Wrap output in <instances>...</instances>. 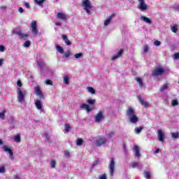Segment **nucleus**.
I'll return each mask as SVG.
<instances>
[{
  "mask_svg": "<svg viewBox=\"0 0 179 179\" xmlns=\"http://www.w3.org/2000/svg\"><path fill=\"white\" fill-rule=\"evenodd\" d=\"M11 34H17L20 38H27L29 37V34H24L22 30L15 31V29H12Z\"/></svg>",
  "mask_w": 179,
  "mask_h": 179,
  "instance_id": "obj_9",
  "label": "nucleus"
},
{
  "mask_svg": "<svg viewBox=\"0 0 179 179\" xmlns=\"http://www.w3.org/2000/svg\"><path fill=\"white\" fill-rule=\"evenodd\" d=\"M45 141H48L50 139V136L45 135L44 136Z\"/></svg>",
  "mask_w": 179,
  "mask_h": 179,
  "instance_id": "obj_63",
  "label": "nucleus"
},
{
  "mask_svg": "<svg viewBox=\"0 0 179 179\" xmlns=\"http://www.w3.org/2000/svg\"><path fill=\"white\" fill-rule=\"evenodd\" d=\"M98 164V162L95 161L93 164H92V167H94L95 166H97Z\"/></svg>",
  "mask_w": 179,
  "mask_h": 179,
  "instance_id": "obj_61",
  "label": "nucleus"
},
{
  "mask_svg": "<svg viewBox=\"0 0 179 179\" xmlns=\"http://www.w3.org/2000/svg\"><path fill=\"white\" fill-rule=\"evenodd\" d=\"M158 140L159 142H164V135H159Z\"/></svg>",
  "mask_w": 179,
  "mask_h": 179,
  "instance_id": "obj_41",
  "label": "nucleus"
},
{
  "mask_svg": "<svg viewBox=\"0 0 179 179\" xmlns=\"http://www.w3.org/2000/svg\"><path fill=\"white\" fill-rule=\"evenodd\" d=\"M166 71L162 67H157L155 69L152 71V76H162L163 73H164Z\"/></svg>",
  "mask_w": 179,
  "mask_h": 179,
  "instance_id": "obj_8",
  "label": "nucleus"
},
{
  "mask_svg": "<svg viewBox=\"0 0 179 179\" xmlns=\"http://www.w3.org/2000/svg\"><path fill=\"white\" fill-rule=\"evenodd\" d=\"M56 50L59 52V54H64V48L60 45H56Z\"/></svg>",
  "mask_w": 179,
  "mask_h": 179,
  "instance_id": "obj_28",
  "label": "nucleus"
},
{
  "mask_svg": "<svg viewBox=\"0 0 179 179\" xmlns=\"http://www.w3.org/2000/svg\"><path fill=\"white\" fill-rule=\"evenodd\" d=\"M62 39L64 41L65 44H66V45H71L72 44V43H71V41L68 40V36L62 35Z\"/></svg>",
  "mask_w": 179,
  "mask_h": 179,
  "instance_id": "obj_21",
  "label": "nucleus"
},
{
  "mask_svg": "<svg viewBox=\"0 0 179 179\" xmlns=\"http://www.w3.org/2000/svg\"><path fill=\"white\" fill-rule=\"evenodd\" d=\"M18 12H20V13H23V12H24V9H23V8L20 7L18 9Z\"/></svg>",
  "mask_w": 179,
  "mask_h": 179,
  "instance_id": "obj_55",
  "label": "nucleus"
},
{
  "mask_svg": "<svg viewBox=\"0 0 179 179\" xmlns=\"http://www.w3.org/2000/svg\"><path fill=\"white\" fill-rule=\"evenodd\" d=\"M87 101L88 104H90V106H93L96 103V99H88Z\"/></svg>",
  "mask_w": 179,
  "mask_h": 179,
  "instance_id": "obj_31",
  "label": "nucleus"
},
{
  "mask_svg": "<svg viewBox=\"0 0 179 179\" xmlns=\"http://www.w3.org/2000/svg\"><path fill=\"white\" fill-rule=\"evenodd\" d=\"M2 150L3 152H7L9 155V158L10 160H15V155H13V150H11V148L8 145H3L2 147Z\"/></svg>",
  "mask_w": 179,
  "mask_h": 179,
  "instance_id": "obj_7",
  "label": "nucleus"
},
{
  "mask_svg": "<svg viewBox=\"0 0 179 179\" xmlns=\"http://www.w3.org/2000/svg\"><path fill=\"white\" fill-rule=\"evenodd\" d=\"M45 84L50 85V86H52V85H54V83H52V80H46L45 81Z\"/></svg>",
  "mask_w": 179,
  "mask_h": 179,
  "instance_id": "obj_43",
  "label": "nucleus"
},
{
  "mask_svg": "<svg viewBox=\"0 0 179 179\" xmlns=\"http://www.w3.org/2000/svg\"><path fill=\"white\" fill-rule=\"evenodd\" d=\"M123 149L124 150V152L127 153L128 150H127V145H125V144H123Z\"/></svg>",
  "mask_w": 179,
  "mask_h": 179,
  "instance_id": "obj_59",
  "label": "nucleus"
},
{
  "mask_svg": "<svg viewBox=\"0 0 179 179\" xmlns=\"http://www.w3.org/2000/svg\"><path fill=\"white\" fill-rule=\"evenodd\" d=\"M31 33L34 34V36H37L38 34V31H37V22L36 21H32L31 23Z\"/></svg>",
  "mask_w": 179,
  "mask_h": 179,
  "instance_id": "obj_11",
  "label": "nucleus"
},
{
  "mask_svg": "<svg viewBox=\"0 0 179 179\" xmlns=\"http://www.w3.org/2000/svg\"><path fill=\"white\" fill-rule=\"evenodd\" d=\"M171 106H173V107H176V106H178V101H177V99H174L171 101Z\"/></svg>",
  "mask_w": 179,
  "mask_h": 179,
  "instance_id": "obj_38",
  "label": "nucleus"
},
{
  "mask_svg": "<svg viewBox=\"0 0 179 179\" xmlns=\"http://www.w3.org/2000/svg\"><path fill=\"white\" fill-rule=\"evenodd\" d=\"M20 135H16L14 136V142H17V143H20L21 142Z\"/></svg>",
  "mask_w": 179,
  "mask_h": 179,
  "instance_id": "obj_25",
  "label": "nucleus"
},
{
  "mask_svg": "<svg viewBox=\"0 0 179 179\" xmlns=\"http://www.w3.org/2000/svg\"><path fill=\"white\" fill-rule=\"evenodd\" d=\"M171 138L172 139H178L179 135H172Z\"/></svg>",
  "mask_w": 179,
  "mask_h": 179,
  "instance_id": "obj_53",
  "label": "nucleus"
},
{
  "mask_svg": "<svg viewBox=\"0 0 179 179\" xmlns=\"http://www.w3.org/2000/svg\"><path fill=\"white\" fill-rule=\"evenodd\" d=\"M93 108H90V106L88 105L86 110H87V113L89 114V113H90V111H92Z\"/></svg>",
  "mask_w": 179,
  "mask_h": 179,
  "instance_id": "obj_49",
  "label": "nucleus"
},
{
  "mask_svg": "<svg viewBox=\"0 0 179 179\" xmlns=\"http://www.w3.org/2000/svg\"><path fill=\"white\" fill-rule=\"evenodd\" d=\"M74 57L77 59H79L80 58H82L83 57V54L82 53H77L74 55Z\"/></svg>",
  "mask_w": 179,
  "mask_h": 179,
  "instance_id": "obj_44",
  "label": "nucleus"
},
{
  "mask_svg": "<svg viewBox=\"0 0 179 179\" xmlns=\"http://www.w3.org/2000/svg\"><path fill=\"white\" fill-rule=\"evenodd\" d=\"M35 105L38 110H41V108H43V104H41V101H40V99H36Z\"/></svg>",
  "mask_w": 179,
  "mask_h": 179,
  "instance_id": "obj_22",
  "label": "nucleus"
},
{
  "mask_svg": "<svg viewBox=\"0 0 179 179\" xmlns=\"http://www.w3.org/2000/svg\"><path fill=\"white\" fill-rule=\"evenodd\" d=\"M57 19H60L61 20H66V15L63 13H57Z\"/></svg>",
  "mask_w": 179,
  "mask_h": 179,
  "instance_id": "obj_20",
  "label": "nucleus"
},
{
  "mask_svg": "<svg viewBox=\"0 0 179 179\" xmlns=\"http://www.w3.org/2000/svg\"><path fill=\"white\" fill-rule=\"evenodd\" d=\"M122 54H124V50L122 49H120L117 52V53L112 57V61H115V59H118V58H120V57H121Z\"/></svg>",
  "mask_w": 179,
  "mask_h": 179,
  "instance_id": "obj_15",
  "label": "nucleus"
},
{
  "mask_svg": "<svg viewBox=\"0 0 179 179\" xmlns=\"http://www.w3.org/2000/svg\"><path fill=\"white\" fill-rule=\"evenodd\" d=\"M114 16H115V14H111V15L109 16L108 19H106L104 21V23H103L104 26H108V24L111 23V20H113V17H114Z\"/></svg>",
  "mask_w": 179,
  "mask_h": 179,
  "instance_id": "obj_17",
  "label": "nucleus"
},
{
  "mask_svg": "<svg viewBox=\"0 0 179 179\" xmlns=\"http://www.w3.org/2000/svg\"><path fill=\"white\" fill-rule=\"evenodd\" d=\"M0 8L1 9V10H6V6H1Z\"/></svg>",
  "mask_w": 179,
  "mask_h": 179,
  "instance_id": "obj_60",
  "label": "nucleus"
},
{
  "mask_svg": "<svg viewBox=\"0 0 179 179\" xmlns=\"http://www.w3.org/2000/svg\"><path fill=\"white\" fill-rule=\"evenodd\" d=\"M83 6H84V9L85 10H86L87 13L88 15H90V9H92V8H93V6H92V4L90 3V1L89 0H83Z\"/></svg>",
  "mask_w": 179,
  "mask_h": 179,
  "instance_id": "obj_6",
  "label": "nucleus"
},
{
  "mask_svg": "<svg viewBox=\"0 0 179 179\" xmlns=\"http://www.w3.org/2000/svg\"><path fill=\"white\" fill-rule=\"evenodd\" d=\"M35 3H37L39 6H41L44 2H45V0H34Z\"/></svg>",
  "mask_w": 179,
  "mask_h": 179,
  "instance_id": "obj_30",
  "label": "nucleus"
},
{
  "mask_svg": "<svg viewBox=\"0 0 179 179\" xmlns=\"http://www.w3.org/2000/svg\"><path fill=\"white\" fill-rule=\"evenodd\" d=\"M158 135H164L163 131L160 129L157 130Z\"/></svg>",
  "mask_w": 179,
  "mask_h": 179,
  "instance_id": "obj_54",
  "label": "nucleus"
},
{
  "mask_svg": "<svg viewBox=\"0 0 179 179\" xmlns=\"http://www.w3.org/2000/svg\"><path fill=\"white\" fill-rule=\"evenodd\" d=\"M57 164V162H55V160L52 159L51 160V168L55 169V165Z\"/></svg>",
  "mask_w": 179,
  "mask_h": 179,
  "instance_id": "obj_45",
  "label": "nucleus"
},
{
  "mask_svg": "<svg viewBox=\"0 0 179 179\" xmlns=\"http://www.w3.org/2000/svg\"><path fill=\"white\" fill-rule=\"evenodd\" d=\"M34 91L36 92V95L38 96V98L44 99V94H43V92L40 89V86L34 87Z\"/></svg>",
  "mask_w": 179,
  "mask_h": 179,
  "instance_id": "obj_13",
  "label": "nucleus"
},
{
  "mask_svg": "<svg viewBox=\"0 0 179 179\" xmlns=\"http://www.w3.org/2000/svg\"><path fill=\"white\" fill-rule=\"evenodd\" d=\"M134 152H135L136 157H141V152L138 145H134Z\"/></svg>",
  "mask_w": 179,
  "mask_h": 179,
  "instance_id": "obj_19",
  "label": "nucleus"
},
{
  "mask_svg": "<svg viewBox=\"0 0 179 179\" xmlns=\"http://www.w3.org/2000/svg\"><path fill=\"white\" fill-rule=\"evenodd\" d=\"M63 82L65 85H69V77L68 76H64Z\"/></svg>",
  "mask_w": 179,
  "mask_h": 179,
  "instance_id": "obj_26",
  "label": "nucleus"
},
{
  "mask_svg": "<svg viewBox=\"0 0 179 179\" xmlns=\"http://www.w3.org/2000/svg\"><path fill=\"white\" fill-rule=\"evenodd\" d=\"M135 80L138 83L139 87H143V83L142 82V78H136Z\"/></svg>",
  "mask_w": 179,
  "mask_h": 179,
  "instance_id": "obj_23",
  "label": "nucleus"
},
{
  "mask_svg": "<svg viewBox=\"0 0 179 179\" xmlns=\"http://www.w3.org/2000/svg\"><path fill=\"white\" fill-rule=\"evenodd\" d=\"M143 128L142 127H138L137 129H135L136 134H141L142 132V130Z\"/></svg>",
  "mask_w": 179,
  "mask_h": 179,
  "instance_id": "obj_42",
  "label": "nucleus"
},
{
  "mask_svg": "<svg viewBox=\"0 0 179 179\" xmlns=\"http://www.w3.org/2000/svg\"><path fill=\"white\" fill-rule=\"evenodd\" d=\"M126 115L128 117L129 122L131 124H136V122L139 121L136 113L135 112V109L131 106H129L126 110Z\"/></svg>",
  "mask_w": 179,
  "mask_h": 179,
  "instance_id": "obj_1",
  "label": "nucleus"
},
{
  "mask_svg": "<svg viewBox=\"0 0 179 179\" xmlns=\"http://www.w3.org/2000/svg\"><path fill=\"white\" fill-rule=\"evenodd\" d=\"M144 177L146 179H150L151 178L150 172H149V171H144Z\"/></svg>",
  "mask_w": 179,
  "mask_h": 179,
  "instance_id": "obj_33",
  "label": "nucleus"
},
{
  "mask_svg": "<svg viewBox=\"0 0 179 179\" xmlns=\"http://www.w3.org/2000/svg\"><path fill=\"white\" fill-rule=\"evenodd\" d=\"M29 45H31V43L30 42V41H27L24 43V47H25L26 48H29Z\"/></svg>",
  "mask_w": 179,
  "mask_h": 179,
  "instance_id": "obj_37",
  "label": "nucleus"
},
{
  "mask_svg": "<svg viewBox=\"0 0 179 179\" xmlns=\"http://www.w3.org/2000/svg\"><path fill=\"white\" fill-rule=\"evenodd\" d=\"M87 92H89V93H91V94H96V90H94V88L92 87H88L87 88Z\"/></svg>",
  "mask_w": 179,
  "mask_h": 179,
  "instance_id": "obj_24",
  "label": "nucleus"
},
{
  "mask_svg": "<svg viewBox=\"0 0 179 179\" xmlns=\"http://www.w3.org/2000/svg\"><path fill=\"white\" fill-rule=\"evenodd\" d=\"M70 130H71V126L69 125V124H68V123L65 124L64 134H67V132H69Z\"/></svg>",
  "mask_w": 179,
  "mask_h": 179,
  "instance_id": "obj_32",
  "label": "nucleus"
},
{
  "mask_svg": "<svg viewBox=\"0 0 179 179\" xmlns=\"http://www.w3.org/2000/svg\"><path fill=\"white\" fill-rule=\"evenodd\" d=\"M174 59H179V52H176L173 55Z\"/></svg>",
  "mask_w": 179,
  "mask_h": 179,
  "instance_id": "obj_48",
  "label": "nucleus"
},
{
  "mask_svg": "<svg viewBox=\"0 0 179 179\" xmlns=\"http://www.w3.org/2000/svg\"><path fill=\"white\" fill-rule=\"evenodd\" d=\"M89 105L86 104V103H82L80 106V108H81V110H87V107Z\"/></svg>",
  "mask_w": 179,
  "mask_h": 179,
  "instance_id": "obj_39",
  "label": "nucleus"
},
{
  "mask_svg": "<svg viewBox=\"0 0 179 179\" xmlns=\"http://www.w3.org/2000/svg\"><path fill=\"white\" fill-rule=\"evenodd\" d=\"M169 86L167 84H164L163 86H162L159 89V92H164V90H166L168 89Z\"/></svg>",
  "mask_w": 179,
  "mask_h": 179,
  "instance_id": "obj_34",
  "label": "nucleus"
},
{
  "mask_svg": "<svg viewBox=\"0 0 179 179\" xmlns=\"http://www.w3.org/2000/svg\"><path fill=\"white\" fill-rule=\"evenodd\" d=\"M37 66H38V71L41 75L44 73V71H48V67L45 65V62L42 60H39L36 62Z\"/></svg>",
  "mask_w": 179,
  "mask_h": 179,
  "instance_id": "obj_3",
  "label": "nucleus"
},
{
  "mask_svg": "<svg viewBox=\"0 0 179 179\" xmlns=\"http://www.w3.org/2000/svg\"><path fill=\"white\" fill-rule=\"evenodd\" d=\"M0 173H5V167L2 166L0 168Z\"/></svg>",
  "mask_w": 179,
  "mask_h": 179,
  "instance_id": "obj_56",
  "label": "nucleus"
},
{
  "mask_svg": "<svg viewBox=\"0 0 179 179\" xmlns=\"http://www.w3.org/2000/svg\"><path fill=\"white\" fill-rule=\"evenodd\" d=\"M14 179H21V178H20V177H19V176L15 175L14 176Z\"/></svg>",
  "mask_w": 179,
  "mask_h": 179,
  "instance_id": "obj_64",
  "label": "nucleus"
},
{
  "mask_svg": "<svg viewBox=\"0 0 179 179\" xmlns=\"http://www.w3.org/2000/svg\"><path fill=\"white\" fill-rule=\"evenodd\" d=\"M172 8L173 10H179V5L176 6H173Z\"/></svg>",
  "mask_w": 179,
  "mask_h": 179,
  "instance_id": "obj_57",
  "label": "nucleus"
},
{
  "mask_svg": "<svg viewBox=\"0 0 179 179\" xmlns=\"http://www.w3.org/2000/svg\"><path fill=\"white\" fill-rule=\"evenodd\" d=\"M138 4L137 5L138 9L141 10V12H145L148 10V4L145 2V0H138Z\"/></svg>",
  "mask_w": 179,
  "mask_h": 179,
  "instance_id": "obj_5",
  "label": "nucleus"
},
{
  "mask_svg": "<svg viewBox=\"0 0 179 179\" xmlns=\"http://www.w3.org/2000/svg\"><path fill=\"white\" fill-rule=\"evenodd\" d=\"M102 120H104V114L101 110L99 111V113L94 117V121L96 122H101Z\"/></svg>",
  "mask_w": 179,
  "mask_h": 179,
  "instance_id": "obj_12",
  "label": "nucleus"
},
{
  "mask_svg": "<svg viewBox=\"0 0 179 179\" xmlns=\"http://www.w3.org/2000/svg\"><path fill=\"white\" fill-rule=\"evenodd\" d=\"M55 24H56V26H62V23L59 22H55Z\"/></svg>",
  "mask_w": 179,
  "mask_h": 179,
  "instance_id": "obj_62",
  "label": "nucleus"
},
{
  "mask_svg": "<svg viewBox=\"0 0 179 179\" xmlns=\"http://www.w3.org/2000/svg\"><path fill=\"white\" fill-rule=\"evenodd\" d=\"M138 100L139 103L141 104V106H143V107H145V108L147 107H149V103L145 100H143V99H142L141 96H138Z\"/></svg>",
  "mask_w": 179,
  "mask_h": 179,
  "instance_id": "obj_16",
  "label": "nucleus"
},
{
  "mask_svg": "<svg viewBox=\"0 0 179 179\" xmlns=\"http://www.w3.org/2000/svg\"><path fill=\"white\" fill-rule=\"evenodd\" d=\"M149 51V46L148 45H144L143 46V52L146 54Z\"/></svg>",
  "mask_w": 179,
  "mask_h": 179,
  "instance_id": "obj_40",
  "label": "nucleus"
},
{
  "mask_svg": "<svg viewBox=\"0 0 179 179\" xmlns=\"http://www.w3.org/2000/svg\"><path fill=\"white\" fill-rule=\"evenodd\" d=\"M5 51V46L0 45V52H3Z\"/></svg>",
  "mask_w": 179,
  "mask_h": 179,
  "instance_id": "obj_50",
  "label": "nucleus"
},
{
  "mask_svg": "<svg viewBox=\"0 0 179 179\" xmlns=\"http://www.w3.org/2000/svg\"><path fill=\"white\" fill-rule=\"evenodd\" d=\"M171 30L173 33H177L178 31V25L171 26Z\"/></svg>",
  "mask_w": 179,
  "mask_h": 179,
  "instance_id": "obj_29",
  "label": "nucleus"
},
{
  "mask_svg": "<svg viewBox=\"0 0 179 179\" xmlns=\"http://www.w3.org/2000/svg\"><path fill=\"white\" fill-rule=\"evenodd\" d=\"M99 179H107V175H106V173L101 175L99 176Z\"/></svg>",
  "mask_w": 179,
  "mask_h": 179,
  "instance_id": "obj_47",
  "label": "nucleus"
},
{
  "mask_svg": "<svg viewBox=\"0 0 179 179\" xmlns=\"http://www.w3.org/2000/svg\"><path fill=\"white\" fill-rule=\"evenodd\" d=\"M131 166L133 169H136L137 167L138 170H142V169H143V165L140 164L139 162H131Z\"/></svg>",
  "mask_w": 179,
  "mask_h": 179,
  "instance_id": "obj_14",
  "label": "nucleus"
},
{
  "mask_svg": "<svg viewBox=\"0 0 179 179\" xmlns=\"http://www.w3.org/2000/svg\"><path fill=\"white\" fill-rule=\"evenodd\" d=\"M154 44H155V45H157V46H159V45H160V44H162V43H161L159 41H155L154 42Z\"/></svg>",
  "mask_w": 179,
  "mask_h": 179,
  "instance_id": "obj_51",
  "label": "nucleus"
},
{
  "mask_svg": "<svg viewBox=\"0 0 179 179\" xmlns=\"http://www.w3.org/2000/svg\"><path fill=\"white\" fill-rule=\"evenodd\" d=\"M17 86H19V87H22V82H20V80H18V81L17 82Z\"/></svg>",
  "mask_w": 179,
  "mask_h": 179,
  "instance_id": "obj_58",
  "label": "nucleus"
},
{
  "mask_svg": "<svg viewBox=\"0 0 179 179\" xmlns=\"http://www.w3.org/2000/svg\"><path fill=\"white\" fill-rule=\"evenodd\" d=\"M64 58H69L71 57V50H67L64 54Z\"/></svg>",
  "mask_w": 179,
  "mask_h": 179,
  "instance_id": "obj_36",
  "label": "nucleus"
},
{
  "mask_svg": "<svg viewBox=\"0 0 179 179\" xmlns=\"http://www.w3.org/2000/svg\"><path fill=\"white\" fill-rule=\"evenodd\" d=\"M141 20L145 22V23H147L148 24H152V20L146 16H141Z\"/></svg>",
  "mask_w": 179,
  "mask_h": 179,
  "instance_id": "obj_18",
  "label": "nucleus"
},
{
  "mask_svg": "<svg viewBox=\"0 0 179 179\" xmlns=\"http://www.w3.org/2000/svg\"><path fill=\"white\" fill-rule=\"evenodd\" d=\"M64 156H66L67 159H69V157H71V153L69 152V151H65Z\"/></svg>",
  "mask_w": 179,
  "mask_h": 179,
  "instance_id": "obj_46",
  "label": "nucleus"
},
{
  "mask_svg": "<svg viewBox=\"0 0 179 179\" xmlns=\"http://www.w3.org/2000/svg\"><path fill=\"white\" fill-rule=\"evenodd\" d=\"M5 113H6V110H3L1 113H0V118L1 120H4L5 119Z\"/></svg>",
  "mask_w": 179,
  "mask_h": 179,
  "instance_id": "obj_35",
  "label": "nucleus"
},
{
  "mask_svg": "<svg viewBox=\"0 0 179 179\" xmlns=\"http://www.w3.org/2000/svg\"><path fill=\"white\" fill-rule=\"evenodd\" d=\"M83 144V139L78 138L76 141V145L77 146H82V145Z\"/></svg>",
  "mask_w": 179,
  "mask_h": 179,
  "instance_id": "obj_27",
  "label": "nucleus"
},
{
  "mask_svg": "<svg viewBox=\"0 0 179 179\" xmlns=\"http://www.w3.org/2000/svg\"><path fill=\"white\" fill-rule=\"evenodd\" d=\"M115 170V162H114V158H111L110 163L109 164V173L111 177L114 176Z\"/></svg>",
  "mask_w": 179,
  "mask_h": 179,
  "instance_id": "obj_10",
  "label": "nucleus"
},
{
  "mask_svg": "<svg viewBox=\"0 0 179 179\" xmlns=\"http://www.w3.org/2000/svg\"><path fill=\"white\" fill-rule=\"evenodd\" d=\"M24 5L25 7L27 8V9H29V8H30V3H29V2H24Z\"/></svg>",
  "mask_w": 179,
  "mask_h": 179,
  "instance_id": "obj_52",
  "label": "nucleus"
},
{
  "mask_svg": "<svg viewBox=\"0 0 179 179\" xmlns=\"http://www.w3.org/2000/svg\"><path fill=\"white\" fill-rule=\"evenodd\" d=\"M26 94H27V91L22 90V88L20 87L17 89V97L20 104H23L24 103Z\"/></svg>",
  "mask_w": 179,
  "mask_h": 179,
  "instance_id": "obj_2",
  "label": "nucleus"
},
{
  "mask_svg": "<svg viewBox=\"0 0 179 179\" xmlns=\"http://www.w3.org/2000/svg\"><path fill=\"white\" fill-rule=\"evenodd\" d=\"M108 141H107V138L106 137H99L95 140L94 142V145L96 147L103 146V145H106Z\"/></svg>",
  "mask_w": 179,
  "mask_h": 179,
  "instance_id": "obj_4",
  "label": "nucleus"
}]
</instances>
